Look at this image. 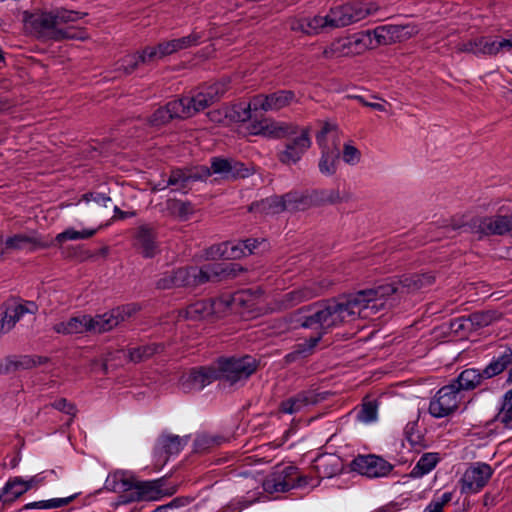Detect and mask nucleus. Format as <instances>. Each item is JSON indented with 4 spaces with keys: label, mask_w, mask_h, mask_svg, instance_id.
Returning a JSON list of instances; mask_svg holds the SVG:
<instances>
[{
    "label": "nucleus",
    "mask_w": 512,
    "mask_h": 512,
    "mask_svg": "<svg viewBox=\"0 0 512 512\" xmlns=\"http://www.w3.org/2000/svg\"><path fill=\"white\" fill-rule=\"evenodd\" d=\"M133 247L144 258H154L160 253L156 232L148 225L137 228L133 237Z\"/></svg>",
    "instance_id": "27"
},
{
    "label": "nucleus",
    "mask_w": 512,
    "mask_h": 512,
    "mask_svg": "<svg viewBox=\"0 0 512 512\" xmlns=\"http://www.w3.org/2000/svg\"><path fill=\"white\" fill-rule=\"evenodd\" d=\"M210 176L213 174L219 175L222 179H237L246 178L253 173L251 167L246 166L244 163L233 159L224 157H212L210 160Z\"/></svg>",
    "instance_id": "21"
},
{
    "label": "nucleus",
    "mask_w": 512,
    "mask_h": 512,
    "mask_svg": "<svg viewBox=\"0 0 512 512\" xmlns=\"http://www.w3.org/2000/svg\"><path fill=\"white\" fill-rule=\"evenodd\" d=\"M242 268L237 264H207L201 268L180 267L160 274L155 286L159 290H169L186 286H197L212 280L234 277Z\"/></svg>",
    "instance_id": "2"
},
{
    "label": "nucleus",
    "mask_w": 512,
    "mask_h": 512,
    "mask_svg": "<svg viewBox=\"0 0 512 512\" xmlns=\"http://www.w3.org/2000/svg\"><path fill=\"white\" fill-rule=\"evenodd\" d=\"M336 126L331 123H325L322 129L316 135V141L321 149V156L318 168L321 174L332 176L337 171L338 160L340 156L339 149L335 146L330 148L326 143V137L329 134H336Z\"/></svg>",
    "instance_id": "15"
},
{
    "label": "nucleus",
    "mask_w": 512,
    "mask_h": 512,
    "mask_svg": "<svg viewBox=\"0 0 512 512\" xmlns=\"http://www.w3.org/2000/svg\"><path fill=\"white\" fill-rule=\"evenodd\" d=\"M458 50L462 52H470L475 55H495L501 51L499 38L492 36L478 35L467 42L458 46Z\"/></svg>",
    "instance_id": "28"
},
{
    "label": "nucleus",
    "mask_w": 512,
    "mask_h": 512,
    "mask_svg": "<svg viewBox=\"0 0 512 512\" xmlns=\"http://www.w3.org/2000/svg\"><path fill=\"white\" fill-rule=\"evenodd\" d=\"M135 312L136 308L134 306L125 305L94 317L81 314L54 324L52 329L55 333L62 335L83 334L87 332L104 333L127 320Z\"/></svg>",
    "instance_id": "3"
},
{
    "label": "nucleus",
    "mask_w": 512,
    "mask_h": 512,
    "mask_svg": "<svg viewBox=\"0 0 512 512\" xmlns=\"http://www.w3.org/2000/svg\"><path fill=\"white\" fill-rule=\"evenodd\" d=\"M331 285L332 282L327 279L320 281H308L303 286L285 293L281 304L284 308L296 306L302 302L322 295Z\"/></svg>",
    "instance_id": "19"
},
{
    "label": "nucleus",
    "mask_w": 512,
    "mask_h": 512,
    "mask_svg": "<svg viewBox=\"0 0 512 512\" xmlns=\"http://www.w3.org/2000/svg\"><path fill=\"white\" fill-rule=\"evenodd\" d=\"M495 421L501 423L504 428L512 429V389L504 394L503 404L495 416Z\"/></svg>",
    "instance_id": "45"
},
{
    "label": "nucleus",
    "mask_w": 512,
    "mask_h": 512,
    "mask_svg": "<svg viewBox=\"0 0 512 512\" xmlns=\"http://www.w3.org/2000/svg\"><path fill=\"white\" fill-rule=\"evenodd\" d=\"M267 127V119L252 122L249 126V132L252 135L265 136V128Z\"/></svg>",
    "instance_id": "58"
},
{
    "label": "nucleus",
    "mask_w": 512,
    "mask_h": 512,
    "mask_svg": "<svg viewBox=\"0 0 512 512\" xmlns=\"http://www.w3.org/2000/svg\"><path fill=\"white\" fill-rule=\"evenodd\" d=\"M164 345L161 343H148L136 347H129L126 356L133 363H140L150 359L152 356L163 352Z\"/></svg>",
    "instance_id": "35"
},
{
    "label": "nucleus",
    "mask_w": 512,
    "mask_h": 512,
    "mask_svg": "<svg viewBox=\"0 0 512 512\" xmlns=\"http://www.w3.org/2000/svg\"><path fill=\"white\" fill-rule=\"evenodd\" d=\"M293 129H296V124L267 119L264 137L282 139L287 135L293 134Z\"/></svg>",
    "instance_id": "40"
},
{
    "label": "nucleus",
    "mask_w": 512,
    "mask_h": 512,
    "mask_svg": "<svg viewBox=\"0 0 512 512\" xmlns=\"http://www.w3.org/2000/svg\"><path fill=\"white\" fill-rule=\"evenodd\" d=\"M307 28L317 30L320 28H331L330 13L326 16H315L313 18H305Z\"/></svg>",
    "instance_id": "53"
},
{
    "label": "nucleus",
    "mask_w": 512,
    "mask_h": 512,
    "mask_svg": "<svg viewBox=\"0 0 512 512\" xmlns=\"http://www.w3.org/2000/svg\"><path fill=\"white\" fill-rule=\"evenodd\" d=\"M318 397L313 391H302L280 404V411L285 414H295L309 405L316 404Z\"/></svg>",
    "instance_id": "31"
},
{
    "label": "nucleus",
    "mask_w": 512,
    "mask_h": 512,
    "mask_svg": "<svg viewBox=\"0 0 512 512\" xmlns=\"http://www.w3.org/2000/svg\"><path fill=\"white\" fill-rule=\"evenodd\" d=\"M186 444V438L173 434H162L154 447V457L159 460L163 459L166 462L169 456L178 455Z\"/></svg>",
    "instance_id": "29"
},
{
    "label": "nucleus",
    "mask_w": 512,
    "mask_h": 512,
    "mask_svg": "<svg viewBox=\"0 0 512 512\" xmlns=\"http://www.w3.org/2000/svg\"><path fill=\"white\" fill-rule=\"evenodd\" d=\"M295 100L291 90H278L270 94H258L253 97L254 111H278L289 106Z\"/></svg>",
    "instance_id": "24"
},
{
    "label": "nucleus",
    "mask_w": 512,
    "mask_h": 512,
    "mask_svg": "<svg viewBox=\"0 0 512 512\" xmlns=\"http://www.w3.org/2000/svg\"><path fill=\"white\" fill-rule=\"evenodd\" d=\"M35 243H36V239L27 234H16L12 237H9L6 240V245L9 248H14V249H24L28 245L35 244Z\"/></svg>",
    "instance_id": "49"
},
{
    "label": "nucleus",
    "mask_w": 512,
    "mask_h": 512,
    "mask_svg": "<svg viewBox=\"0 0 512 512\" xmlns=\"http://www.w3.org/2000/svg\"><path fill=\"white\" fill-rule=\"evenodd\" d=\"M172 208L181 218H187L192 211L191 204L189 202L174 201Z\"/></svg>",
    "instance_id": "57"
},
{
    "label": "nucleus",
    "mask_w": 512,
    "mask_h": 512,
    "mask_svg": "<svg viewBox=\"0 0 512 512\" xmlns=\"http://www.w3.org/2000/svg\"><path fill=\"white\" fill-rule=\"evenodd\" d=\"M81 19V13L65 8H55L50 11L36 9L33 12L25 11L23 13V22L25 26L30 27L35 32L54 29V32H65L60 28L61 25H68L69 29H81L76 23Z\"/></svg>",
    "instance_id": "6"
},
{
    "label": "nucleus",
    "mask_w": 512,
    "mask_h": 512,
    "mask_svg": "<svg viewBox=\"0 0 512 512\" xmlns=\"http://www.w3.org/2000/svg\"><path fill=\"white\" fill-rule=\"evenodd\" d=\"M37 305L28 301L18 303L15 301L6 302L0 307V336L12 330L16 323L26 314H35Z\"/></svg>",
    "instance_id": "20"
},
{
    "label": "nucleus",
    "mask_w": 512,
    "mask_h": 512,
    "mask_svg": "<svg viewBox=\"0 0 512 512\" xmlns=\"http://www.w3.org/2000/svg\"><path fill=\"white\" fill-rule=\"evenodd\" d=\"M505 370L506 369L502 364L492 358L486 367L482 370V375H484L486 379H490L501 374Z\"/></svg>",
    "instance_id": "54"
},
{
    "label": "nucleus",
    "mask_w": 512,
    "mask_h": 512,
    "mask_svg": "<svg viewBox=\"0 0 512 512\" xmlns=\"http://www.w3.org/2000/svg\"><path fill=\"white\" fill-rule=\"evenodd\" d=\"M258 244L259 241L257 239L251 238L239 241H226L207 248L204 257L206 260L240 259L251 255Z\"/></svg>",
    "instance_id": "13"
},
{
    "label": "nucleus",
    "mask_w": 512,
    "mask_h": 512,
    "mask_svg": "<svg viewBox=\"0 0 512 512\" xmlns=\"http://www.w3.org/2000/svg\"><path fill=\"white\" fill-rule=\"evenodd\" d=\"M395 291L390 285H378L375 288L358 291L350 295L345 301H328L313 314L304 316L300 326L316 330L315 335L298 343L294 350L285 358L288 362L295 361L312 353L327 331L333 327L356 318H370L384 309L382 298Z\"/></svg>",
    "instance_id": "1"
},
{
    "label": "nucleus",
    "mask_w": 512,
    "mask_h": 512,
    "mask_svg": "<svg viewBox=\"0 0 512 512\" xmlns=\"http://www.w3.org/2000/svg\"><path fill=\"white\" fill-rule=\"evenodd\" d=\"M463 399V394L451 383L441 387L430 400L429 413L434 418H443L454 413Z\"/></svg>",
    "instance_id": "14"
},
{
    "label": "nucleus",
    "mask_w": 512,
    "mask_h": 512,
    "mask_svg": "<svg viewBox=\"0 0 512 512\" xmlns=\"http://www.w3.org/2000/svg\"><path fill=\"white\" fill-rule=\"evenodd\" d=\"M350 469L368 478H380L387 476L393 466L379 456L368 454L355 457L350 463Z\"/></svg>",
    "instance_id": "18"
},
{
    "label": "nucleus",
    "mask_w": 512,
    "mask_h": 512,
    "mask_svg": "<svg viewBox=\"0 0 512 512\" xmlns=\"http://www.w3.org/2000/svg\"><path fill=\"white\" fill-rule=\"evenodd\" d=\"M219 379V370L216 361L210 366L192 368L183 379V387L187 390L200 391L212 382Z\"/></svg>",
    "instance_id": "26"
},
{
    "label": "nucleus",
    "mask_w": 512,
    "mask_h": 512,
    "mask_svg": "<svg viewBox=\"0 0 512 512\" xmlns=\"http://www.w3.org/2000/svg\"><path fill=\"white\" fill-rule=\"evenodd\" d=\"M164 485V477L146 481L136 480L134 491L128 494H121L118 497L115 507L138 501H157L164 496H171L176 492L174 487L164 489Z\"/></svg>",
    "instance_id": "10"
},
{
    "label": "nucleus",
    "mask_w": 512,
    "mask_h": 512,
    "mask_svg": "<svg viewBox=\"0 0 512 512\" xmlns=\"http://www.w3.org/2000/svg\"><path fill=\"white\" fill-rule=\"evenodd\" d=\"M210 177V171L207 166H196L193 168L174 169L171 171L167 184L158 190L166 188V186H175L177 190H182L189 183L204 181Z\"/></svg>",
    "instance_id": "25"
},
{
    "label": "nucleus",
    "mask_w": 512,
    "mask_h": 512,
    "mask_svg": "<svg viewBox=\"0 0 512 512\" xmlns=\"http://www.w3.org/2000/svg\"><path fill=\"white\" fill-rule=\"evenodd\" d=\"M46 362L47 358L36 355L8 356L0 364V374L32 369Z\"/></svg>",
    "instance_id": "30"
},
{
    "label": "nucleus",
    "mask_w": 512,
    "mask_h": 512,
    "mask_svg": "<svg viewBox=\"0 0 512 512\" xmlns=\"http://www.w3.org/2000/svg\"><path fill=\"white\" fill-rule=\"evenodd\" d=\"M78 496V493H75L73 495H70L68 497L63 498H52L49 500H40L35 502H30L24 505V510L29 509H42V510H49V509H56L63 506H66L70 504L76 497Z\"/></svg>",
    "instance_id": "42"
},
{
    "label": "nucleus",
    "mask_w": 512,
    "mask_h": 512,
    "mask_svg": "<svg viewBox=\"0 0 512 512\" xmlns=\"http://www.w3.org/2000/svg\"><path fill=\"white\" fill-rule=\"evenodd\" d=\"M494 470L485 462H474L464 472L460 479L462 494H476L488 483Z\"/></svg>",
    "instance_id": "16"
},
{
    "label": "nucleus",
    "mask_w": 512,
    "mask_h": 512,
    "mask_svg": "<svg viewBox=\"0 0 512 512\" xmlns=\"http://www.w3.org/2000/svg\"><path fill=\"white\" fill-rule=\"evenodd\" d=\"M378 405L375 401H368L362 405L357 413V419L365 424L372 423L377 420Z\"/></svg>",
    "instance_id": "47"
},
{
    "label": "nucleus",
    "mask_w": 512,
    "mask_h": 512,
    "mask_svg": "<svg viewBox=\"0 0 512 512\" xmlns=\"http://www.w3.org/2000/svg\"><path fill=\"white\" fill-rule=\"evenodd\" d=\"M27 492V486L25 485L22 477L16 476L10 478L2 489L0 498H3L4 502H13L15 499Z\"/></svg>",
    "instance_id": "38"
},
{
    "label": "nucleus",
    "mask_w": 512,
    "mask_h": 512,
    "mask_svg": "<svg viewBox=\"0 0 512 512\" xmlns=\"http://www.w3.org/2000/svg\"><path fill=\"white\" fill-rule=\"evenodd\" d=\"M453 499V492H444L439 497H434L426 506L436 512H444V507Z\"/></svg>",
    "instance_id": "50"
},
{
    "label": "nucleus",
    "mask_w": 512,
    "mask_h": 512,
    "mask_svg": "<svg viewBox=\"0 0 512 512\" xmlns=\"http://www.w3.org/2000/svg\"><path fill=\"white\" fill-rule=\"evenodd\" d=\"M136 479L123 471H116L109 474L106 479V488L113 492L128 494L135 489Z\"/></svg>",
    "instance_id": "33"
},
{
    "label": "nucleus",
    "mask_w": 512,
    "mask_h": 512,
    "mask_svg": "<svg viewBox=\"0 0 512 512\" xmlns=\"http://www.w3.org/2000/svg\"><path fill=\"white\" fill-rule=\"evenodd\" d=\"M252 501L247 500L245 497L233 498L227 505L222 507L219 512H241L248 508Z\"/></svg>",
    "instance_id": "51"
},
{
    "label": "nucleus",
    "mask_w": 512,
    "mask_h": 512,
    "mask_svg": "<svg viewBox=\"0 0 512 512\" xmlns=\"http://www.w3.org/2000/svg\"><path fill=\"white\" fill-rule=\"evenodd\" d=\"M493 358L497 360L500 364H502L505 367V369H507L508 366L512 364V344L506 346Z\"/></svg>",
    "instance_id": "56"
},
{
    "label": "nucleus",
    "mask_w": 512,
    "mask_h": 512,
    "mask_svg": "<svg viewBox=\"0 0 512 512\" xmlns=\"http://www.w3.org/2000/svg\"><path fill=\"white\" fill-rule=\"evenodd\" d=\"M346 34L331 43L324 50L326 57H342L361 54L367 49H373L379 45L401 41V35L397 34Z\"/></svg>",
    "instance_id": "5"
},
{
    "label": "nucleus",
    "mask_w": 512,
    "mask_h": 512,
    "mask_svg": "<svg viewBox=\"0 0 512 512\" xmlns=\"http://www.w3.org/2000/svg\"><path fill=\"white\" fill-rule=\"evenodd\" d=\"M293 130V134L284 137V148L277 153L278 160L288 166L298 163L312 144L308 127L296 125V129Z\"/></svg>",
    "instance_id": "11"
},
{
    "label": "nucleus",
    "mask_w": 512,
    "mask_h": 512,
    "mask_svg": "<svg viewBox=\"0 0 512 512\" xmlns=\"http://www.w3.org/2000/svg\"><path fill=\"white\" fill-rule=\"evenodd\" d=\"M52 407L68 415H75L76 413L75 405L68 402L65 398L55 400L52 403Z\"/></svg>",
    "instance_id": "55"
},
{
    "label": "nucleus",
    "mask_w": 512,
    "mask_h": 512,
    "mask_svg": "<svg viewBox=\"0 0 512 512\" xmlns=\"http://www.w3.org/2000/svg\"><path fill=\"white\" fill-rule=\"evenodd\" d=\"M97 230L94 228H85L81 231L75 230L72 227L67 228L55 237V242L63 244L66 241L84 240L93 237Z\"/></svg>",
    "instance_id": "44"
},
{
    "label": "nucleus",
    "mask_w": 512,
    "mask_h": 512,
    "mask_svg": "<svg viewBox=\"0 0 512 512\" xmlns=\"http://www.w3.org/2000/svg\"><path fill=\"white\" fill-rule=\"evenodd\" d=\"M215 305L216 301L199 300L179 310L178 317L192 321L203 320L215 312Z\"/></svg>",
    "instance_id": "32"
},
{
    "label": "nucleus",
    "mask_w": 512,
    "mask_h": 512,
    "mask_svg": "<svg viewBox=\"0 0 512 512\" xmlns=\"http://www.w3.org/2000/svg\"><path fill=\"white\" fill-rule=\"evenodd\" d=\"M347 98L349 99H355L357 100L358 102H360L362 105L366 106V107H370L374 110H377V111H385V106L381 103H373V102H368L364 99L363 96L361 95H348Z\"/></svg>",
    "instance_id": "59"
},
{
    "label": "nucleus",
    "mask_w": 512,
    "mask_h": 512,
    "mask_svg": "<svg viewBox=\"0 0 512 512\" xmlns=\"http://www.w3.org/2000/svg\"><path fill=\"white\" fill-rule=\"evenodd\" d=\"M441 457L437 452H427L421 455L415 466L412 468L410 475L413 478H421L429 474L440 462Z\"/></svg>",
    "instance_id": "36"
},
{
    "label": "nucleus",
    "mask_w": 512,
    "mask_h": 512,
    "mask_svg": "<svg viewBox=\"0 0 512 512\" xmlns=\"http://www.w3.org/2000/svg\"><path fill=\"white\" fill-rule=\"evenodd\" d=\"M219 379L230 385L245 382L257 369V361L252 356L220 357L216 360Z\"/></svg>",
    "instance_id": "8"
},
{
    "label": "nucleus",
    "mask_w": 512,
    "mask_h": 512,
    "mask_svg": "<svg viewBox=\"0 0 512 512\" xmlns=\"http://www.w3.org/2000/svg\"><path fill=\"white\" fill-rule=\"evenodd\" d=\"M43 481L44 476L41 473L31 476L29 479H24L25 485L27 486V491L39 486Z\"/></svg>",
    "instance_id": "62"
},
{
    "label": "nucleus",
    "mask_w": 512,
    "mask_h": 512,
    "mask_svg": "<svg viewBox=\"0 0 512 512\" xmlns=\"http://www.w3.org/2000/svg\"><path fill=\"white\" fill-rule=\"evenodd\" d=\"M361 152L351 143H345L342 150L343 161L351 166L357 165L361 161Z\"/></svg>",
    "instance_id": "48"
},
{
    "label": "nucleus",
    "mask_w": 512,
    "mask_h": 512,
    "mask_svg": "<svg viewBox=\"0 0 512 512\" xmlns=\"http://www.w3.org/2000/svg\"><path fill=\"white\" fill-rule=\"evenodd\" d=\"M254 111L253 98L248 104L238 103L225 108V117L234 122H246Z\"/></svg>",
    "instance_id": "41"
},
{
    "label": "nucleus",
    "mask_w": 512,
    "mask_h": 512,
    "mask_svg": "<svg viewBox=\"0 0 512 512\" xmlns=\"http://www.w3.org/2000/svg\"><path fill=\"white\" fill-rule=\"evenodd\" d=\"M93 201L100 206L107 207V204L111 201V198L104 193L95 192Z\"/></svg>",
    "instance_id": "64"
},
{
    "label": "nucleus",
    "mask_w": 512,
    "mask_h": 512,
    "mask_svg": "<svg viewBox=\"0 0 512 512\" xmlns=\"http://www.w3.org/2000/svg\"><path fill=\"white\" fill-rule=\"evenodd\" d=\"M199 39V34H189L178 39L160 43L157 46L146 47L140 52L124 56L117 63V70L129 75L141 65L154 63L166 55L197 45Z\"/></svg>",
    "instance_id": "4"
},
{
    "label": "nucleus",
    "mask_w": 512,
    "mask_h": 512,
    "mask_svg": "<svg viewBox=\"0 0 512 512\" xmlns=\"http://www.w3.org/2000/svg\"><path fill=\"white\" fill-rule=\"evenodd\" d=\"M496 318V312L494 311H479L469 314L466 321H470L473 330H478L489 326Z\"/></svg>",
    "instance_id": "46"
},
{
    "label": "nucleus",
    "mask_w": 512,
    "mask_h": 512,
    "mask_svg": "<svg viewBox=\"0 0 512 512\" xmlns=\"http://www.w3.org/2000/svg\"><path fill=\"white\" fill-rule=\"evenodd\" d=\"M308 203L307 197L301 193H287L284 196H271L261 201L252 203L250 211L264 215L279 214L285 210H305Z\"/></svg>",
    "instance_id": "9"
},
{
    "label": "nucleus",
    "mask_w": 512,
    "mask_h": 512,
    "mask_svg": "<svg viewBox=\"0 0 512 512\" xmlns=\"http://www.w3.org/2000/svg\"><path fill=\"white\" fill-rule=\"evenodd\" d=\"M208 116H209L210 120L213 121V122L223 123L224 119H226V117H225V108L210 111L208 113Z\"/></svg>",
    "instance_id": "63"
},
{
    "label": "nucleus",
    "mask_w": 512,
    "mask_h": 512,
    "mask_svg": "<svg viewBox=\"0 0 512 512\" xmlns=\"http://www.w3.org/2000/svg\"><path fill=\"white\" fill-rule=\"evenodd\" d=\"M230 80L222 79L217 81L201 91L197 92L194 96L188 97L191 109H195V114L204 110L209 105L219 100L228 90Z\"/></svg>",
    "instance_id": "23"
},
{
    "label": "nucleus",
    "mask_w": 512,
    "mask_h": 512,
    "mask_svg": "<svg viewBox=\"0 0 512 512\" xmlns=\"http://www.w3.org/2000/svg\"><path fill=\"white\" fill-rule=\"evenodd\" d=\"M304 196L308 199L306 208H308L311 203L318 205L336 204L342 200L338 189L315 190L310 196Z\"/></svg>",
    "instance_id": "39"
},
{
    "label": "nucleus",
    "mask_w": 512,
    "mask_h": 512,
    "mask_svg": "<svg viewBox=\"0 0 512 512\" xmlns=\"http://www.w3.org/2000/svg\"><path fill=\"white\" fill-rule=\"evenodd\" d=\"M404 437L414 449H421L427 446L424 433L419 427V416L406 424Z\"/></svg>",
    "instance_id": "37"
},
{
    "label": "nucleus",
    "mask_w": 512,
    "mask_h": 512,
    "mask_svg": "<svg viewBox=\"0 0 512 512\" xmlns=\"http://www.w3.org/2000/svg\"><path fill=\"white\" fill-rule=\"evenodd\" d=\"M172 120L171 114L168 112L167 106L158 108L151 116L150 123L153 126H160Z\"/></svg>",
    "instance_id": "52"
},
{
    "label": "nucleus",
    "mask_w": 512,
    "mask_h": 512,
    "mask_svg": "<svg viewBox=\"0 0 512 512\" xmlns=\"http://www.w3.org/2000/svg\"><path fill=\"white\" fill-rule=\"evenodd\" d=\"M290 29L293 32H308L305 18L291 20Z\"/></svg>",
    "instance_id": "61"
},
{
    "label": "nucleus",
    "mask_w": 512,
    "mask_h": 512,
    "mask_svg": "<svg viewBox=\"0 0 512 512\" xmlns=\"http://www.w3.org/2000/svg\"><path fill=\"white\" fill-rule=\"evenodd\" d=\"M512 213H504L503 207L490 216L474 217L469 223L472 232L480 236L511 235Z\"/></svg>",
    "instance_id": "12"
},
{
    "label": "nucleus",
    "mask_w": 512,
    "mask_h": 512,
    "mask_svg": "<svg viewBox=\"0 0 512 512\" xmlns=\"http://www.w3.org/2000/svg\"><path fill=\"white\" fill-rule=\"evenodd\" d=\"M168 112L174 118H189L195 115V109H191L188 97H182L166 104Z\"/></svg>",
    "instance_id": "43"
},
{
    "label": "nucleus",
    "mask_w": 512,
    "mask_h": 512,
    "mask_svg": "<svg viewBox=\"0 0 512 512\" xmlns=\"http://www.w3.org/2000/svg\"><path fill=\"white\" fill-rule=\"evenodd\" d=\"M434 281L435 277L431 273H423L403 275L398 280L384 283L383 285H390L395 290L382 298L384 307L386 306V300L389 296L396 293H413L431 286Z\"/></svg>",
    "instance_id": "22"
},
{
    "label": "nucleus",
    "mask_w": 512,
    "mask_h": 512,
    "mask_svg": "<svg viewBox=\"0 0 512 512\" xmlns=\"http://www.w3.org/2000/svg\"><path fill=\"white\" fill-rule=\"evenodd\" d=\"M331 29L343 28L364 19L371 14L368 4L362 2L347 3L330 9Z\"/></svg>",
    "instance_id": "17"
},
{
    "label": "nucleus",
    "mask_w": 512,
    "mask_h": 512,
    "mask_svg": "<svg viewBox=\"0 0 512 512\" xmlns=\"http://www.w3.org/2000/svg\"><path fill=\"white\" fill-rule=\"evenodd\" d=\"M217 443L216 439L208 437L206 435L199 436L195 440V446L197 449H205L210 447V445Z\"/></svg>",
    "instance_id": "60"
},
{
    "label": "nucleus",
    "mask_w": 512,
    "mask_h": 512,
    "mask_svg": "<svg viewBox=\"0 0 512 512\" xmlns=\"http://www.w3.org/2000/svg\"><path fill=\"white\" fill-rule=\"evenodd\" d=\"M307 479L300 475L298 468L292 464H278L263 481L267 493H283L293 488L303 487Z\"/></svg>",
    "instance_id": "7"
},
{
    "label": "nucleus",
    "mask_w": 512,
    "mask_h": 512,
    "mask_svg": "<svg viewBox=\"0 0 512 512\" xmlns=\"http://www.w3.org/2000/svg\"><path fill=\"white\" fill-rule=\"evenodd\" d=\"M486 379L482 375V371L475 368L463 370L456 379L452 380L451 384L463 394V391L473 390L481 384L482 380Z\"/></svg>",
    "instance_id": "34"
}]
</instances>
